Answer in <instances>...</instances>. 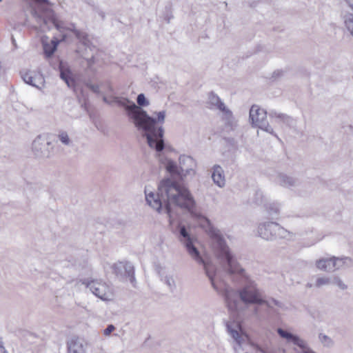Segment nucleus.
Wrapping results in <instances>:
<instances>
[{
  "instance_id": "1",
  "label": "nucleus",
  "mask_w": 353,
  "mask_h": 353,
  "mask_svg": "<svg viewBox=\"0 0 353 353\" xmlns=\"http://www.w3.org/2000/svg\"><path fill=\"white\" fill-rule=\"evenodd\" d=\"M220 264L229 275H239L243 279V285L238 290L228 288L225 290V302L230 312L241 319L245 316L250 305H265L272 307L271 302L263 297V291L256 281L246 273L234 254L228 258L225 255Z\"/></svg>"
},
{
  "instance_id": "2",
  "label": "nucleus",
  "mask_w": 353,
  "mask_h": 353,
  "mask_svg": "<svg viewBox=\"0 0 353 353\" xmlns=\"http://www.w3.org/2000/svg\"><path fill=\"white\" fill-rule=\"evenodd\" d=\"M144 192L147 204L159 214L165 213L170 224L177 216V208H190L192 204L188 199L189 190L170 179L161 181L156 192L146 187Z\"/></svg>"
},
{
  "instance_id": "3",
  "label": "nucleus",
  "mask_w": 353,
  "mask_h": 353,
  "mask_svg": "<svg viewBox=\"0 0 353 353\" xmlns=\"http://www.w3.org/2000/svg\"><path fill=\"white\" fill-rule=\"evenodd\" d=\"M112 99L115 103L126 110L134 126L144 132L149 146L157 152H161L164 149L162 125L165 122L166 111L154 112L153 114L156 117H153L127 98L112 96Z\"/></svg>"
},
{
  "instance_id": "4",
  "label": "nucleus",
  "mask_w": 353,
  "mask_h": 353,
  "mask_svg": "<svg viewBox=\"0 0 353 353\" xmlns=\"http://www.w3.org/2000/svg\"><path fill=\"white\" fill-rule=\"evenodd\" d=\"M192 201L190 208L182 207L181 209L187 210L191 214V216L198 222L199 225L205 230L212 239V243L214 250L215 255L219 263L224 260L225 255L228 257L233 254L229 247L226 245L219 230L212 227L210 220L205 216L196 212L195 208V201L190 192H188V199Z\"/></svg>"
},
{
  "instance_id": "5",
  "label": "nucleus",
  "mask_w": 353,
  "mask_h": 353,
  "mask_svg": "<svg viewBox=\"0 0 353 353\" xmlns=\"http://www.w3.org/2000/svg\"><path fill=\"white\" fill-rule=\"evenodd\" d=\"M179 240L185 248L187 252L190 257L199 264L203 265L205 274L211 281L212 285L216 289L214 283V266L209 262H206L201 256L196 244L198 240L196 237L190 232V229L187 228L184 225H179Z\"/></svg>"
},
{
  "instance_id": "6",
  "label": "nucleus",
  "mask_w": 353,
  "mask_h": 353,
  "mask_svg": "<svg viewBox=\"0 0 353 353\" xmlns=\"http://www.w3.org/2000/svg\"><path fill=\"white\" fill-rule=\"evenodd\" d=\"M40 4L39 6V10L42 12L39 14L37 10H34L33 12V17L39 25V29L42 32H46L50 29L49 23H52L58 30L61 31L63 28L62 22L59 21L50 8V2L48 0H37Z\"/></svg>"
},
{
  "instance_id": "7",
  "label": "nucleus",
  "mask_w": 353,
  "mask_h": 353,
  "mask_svg": "<svg viewBox=\"0 0 353 353\" xmlns=\"http://www.w3.org/2000/svg\"><path fill=\"white\" fill-rule=\"evenodd\" d=\"M83 284L91 293L103 301H110L114 299L113 288L102 280H84Z\"/></svg>"
},
{
  "instance_id": "8",
  "label": "nucleus",
  "mask_w": 353,
  "mask_h": 353,
  "mask_svg": "<svg viewBox=\"0 0 353 353\" xmlns=\"http://www.w3.org/2000/svg\"><path fill=\"white\" fill-rule=\"evenodd\" d=\"M250 119L252 125L259 129L277 137L274 129L269 124L267 120V112L257 105H253L250 110Z\"/></svg>"
},
{
  "instance_id": "9",
  "label": "nucleus",
  "mask_w": 353,
  "mask_h": 353,
  "mask_svg": "<svg viewBox=\"0 0 353 353\" xmlns=\"http://www.w3.org/2000/svg\"><path fill=\"white\" fill-rule=\"evenodd\" d=\"M53 150L52 142L46 136L39 135L32 142V150L37 159H46L51 157Z\"/></svg>"
},
{
  "instance_id": "10",
  "label": "nucleus",
  "mask_w": 353,
  "mask_h": 353,
  "mask_svg": "<svg viewBox=\"0 0 353 353\" xmlns=\"http://www.w3.org/2000/svg\"><path fill=\"white\" fill-rule=\"evenodd\" d=\"M70 30L74 33L76 38L79 41V42L85 48V52H81L80 48H78L77 51L82 57L85 58L87 60L88 65L89 67H90L94 62V55L92 54L90 58L86 57L87 51L88 50L93 51L95 47L92 45L89 39V36L85 32L79 30L75 28H72Z\"/></svg>"
},
{
  "instance_id": "11",
  "label": "nucleus",
  "mask_w": 353,
  "mask_h": 353,
  "mask_svg": "<svg viewBox=\"0 0 353 353\" xmlns=\"http://www.w3.org/2000/svg\"><path fill=\"white\" fill-rule=\"evenodd\" d=\"M276 332L280 337L286 340L288 343H292L299 347L301 350V353H316L308 346L306 341L298 335L294 334L281 327L278 328Z\"/></svg>"
},
{
  "instance_id": "12",
  "label": "nucleus",
  "mask_w": 353,
  "mask_h": 353,
  "mask_svg": "<svg viewBox=\"0 0 353 353\" xmlns=\"http://www.w3.org/2000/svg\"><path fill=\"white\" fill-rule=\"evenodd\" d=\"M226 328L230 336L233 339L236 345L233 347L235 353H240L245 336L241 331V325L234 321H228Z\"/></svg>"
},
{
  "instance_id": "13",
  "label": "nucleus",
  "mask_w": 353,
  "mask_h": 353,
  "mask_svg": "<svg viewBox=\"0 0 353 353\" xmlns=\"http://www.w3.org/2000/svg\"><path fill=\"white\" fill-rule=\"evenodd\" d=\"M113 272L121 279H129L131 283H135L134 266L129 262H117L112 265Z\"/></svg>"
},
{
  "instance_id": "14",
  "label": "nucleus",
  "mask_w": 353,
  "mask_h": 353,
  "mask_svg": "<svg viewBox=\"0 0 353 353\" xmlns=\"http://www.w3.org/2000/svg\"><path fill=\"white\" fill-rule=\"evenodd\" d=\"M21 76L24 82L39 90H42L44 87L45 79L42 74L36 70H23L21 72Z\"/></svg>"
},
{
  "instance_id": "15",
  "label": "nucleus",
  "mask_w": 353,
  "mask_h": 353,
  "mask_svg": "<svg viewBox=\"0 0 353 353\" xmlns=\"http://www.w3.org/2000/svg\"><path fill=\"white\" fill-rule=\"evenodd\" d=\"M277 224V223L272 221L260 223L257 230L259 236L267 241L275 240Z\"/></svg>"
},
{
  "instance_id": "16",
  "label": "nucleus",
  "mask_w": 353,
  "mask_h": 353,
  "mask_svg": "<svg viewBox=\"0 0 353 353\" xmlns=\"http://www.w3.org/2000/svg\"><path fill=\"white\" fill-rule=\"evenodd\" d=\"M155 271L160 276L161 281L168 286L169 290L173 292L176 289V283L173 276L168 272L165 267L161 265L155 266Z\"/></svg>"
},
{
  "instance_id": "17",
  "label": "nucleus",
  "mask_w": 353,
  "mask_h": 353,
  "mask_svg": "<svg viewBox=\"0 0 353 353\" xmlns=\"http://www.w3.org/2000/svg\"><path fill=\"white\" fill-rule=\"evenodd\" d=\"M276 183L279 185L291 189L299 185V181L291 175L285 173H279L276 176Z\"/></svg>"
},
{
  "instance_id": "18",
  "label": "nucleus",
  "mask_w": 353,
  "mask_h": 353,
  "mask_svg": "<svg viewBox=\"0 0 353 353\" xmlns=\"http://www.w3.org/2000/svg\"><path fill=\"white\" fill-rule=\"evenodd\" d=\"M194 162L192 157L185 155L179 157V168L185 176L194 174Z\"/></svg>"
},
{
  "instance_id": "19",
  "label": "nucleus",
  "mask_w": 353,
  "mask_h": 353,
  "mask_svg": "<svg viewBox=\"0 0 353 353\" xmlns=\"http://www.w3.org/2000/svg\"><path fill=\"white\" fill-rule=\"evenodd\" d=\"M269 117L270 119H274L275 122L280 123H283L290 127L294 125V119L284 113L279 112L275 110H271L269 112Z\"/></svg>"
},
{
  "instance_id": "20",
  "label": "nucleus",
  "mask_w": 353,
  "mask_h": 353,
  "mask_svg": "<svg viewBox=\"0 0 353 353\" xmlns=\"http://www.w3.org/2000/svg\"><path fill=\"white\" fill-rule=\"evenodd\" d=\"M344 30L353 39V13L343 10L340 14Z\"/></svg>"
},
{
  "instance_id": "21",
  "label": "nucleus",
  "mask_w": 353,
  "mask_h": 353,
  "mask_svg": "<svg viewBox=\"0 0 353 353\" xmlns=\"http://www.w3.org/2000/svg\"><path fill=\"white\" fill-rule=\"evenodd\" d=\"M212 179L214 183L219 188L225 185V175L223 168L219 165H214L212 168Z\"/></svg>"
},
{
  "instance_id": "22",
  "label": "nucleus",
  "mask_w": 353,
  "mask_h": 353,
  "mask_svg": "<svg viewBox=\"0 0 353 353\" xmlns=\"http://www.w3.org/2000/svg\"><path fill=\"white\" fill-rule=\"evenodd\" d=\"M68 353H85L83 341L78 338H72L68 342Z\"/></svg>"
},
{
  "instance_id": "23",
  "label": "nucleus",
  "mask_w": 353,
  "mask_h": 353,
  "mask_svg": "<svg viewBox=\"0 0 353 353\" xmlns=\"http://www.w3.org/2000/svg\"><path fill=\"white\" fill-rule=\"evenodd\" d=\"M316 267L318 270L328 272H334L332 258H322L316 261Z\"/></svg>"
},
{
  "instance_id": "24",
  "label": "nucleus",
  "mask_w": 353,
  "mask_h": 353,
  "mask_svg": "<svg viewBox=\"0 0 353 353\" xmlns=\"http://www.w3.org/2000/svg\"><path fill=\"white\" fill-rule=\"evenodd\" d=\"M165 168L166 170L172 176H177L181 179L185 177L183 174H182L181 171L180 170L179 166L176 165V163L170 160L167 159L164 163Z\"/></svg>"
},
{
  "instance_id": "25",
  "label": "nucleus",
  "mask_w": 353,
  "mask_h": 353,
  "mask_svg": "<svg viewBox=\"0 0 353 353\" xmlns=\"http://www.w3.org/2000/svg\"><path fill=\"white\" fill-rule=\"evenodd\" d=\"M332 262L334 268V271L343 268H348L352 265V261L349 257H335L332 256Z\"/></svg>"
},
{
  "instance_id": "26",
  "label": "nucleus",
  "mask_w": 353,
  "mask_h": 353,
  "mask_svg": "<svg viewBox=\"0 0 353 353\" xmlns=\"http://www.w3.org/2000/svg\"><path fill=\"white\" fill-rule=\"evenodd\" d=\"M42 44L43 52L46 57L52 56L54 51L57 50V46L59 44V41L57 39L51 40L50 43H48L46 39H42Z\"/></svg>"
},
{
  "instance_id": "27",
  "label": "nucleus",
  "mask_w": 353,
  "mask_h": 353,
  "mask_svg": "<svg viewBox=\"0 0 353 353\" xmlns=\"http://www.w3.org/2000/svg\"><path fill=\"white\" fill-rule=\"evenodd\" d=\"M208 103L212 109H217L219 110H224L225 103L214 93L212 92L208 97Z\"/></svg>"
},
{
  "instance_id": "28",
  "label": "nucleus",
  "mask_w": 353,
  "mask_h": 353,
  "mask_svg": "<svg viewBox=\"0 0 353 353\" xmlns=\"http://www.w3.org/2000/svg\"><path fill=\"white\" fill-rule=\"evenodd\" d=\"M276 232L275 233V239H285L287 240H293L295 238V234L292 232H290L279 223L277 224Z\"/></svg>"
},
{
  "instance_id": "29",
  "label": "nucleus",
  "mask_w": 353,
  "mask_h": 353,
  "mask_svg": "<svg viewBox=\"0 0 353 353\" xmlns=\"http://www.w3.org/2000/svg\"><path fill=\"white\" fill-rule=\"evenodd\" d=\"M265 208L268 215L275 218L280 213L281 204L277 202H268L265 204Z\"/></svg>"
},
{
  "instance_id": "30",
  "label": "nucleus",
  "mask_w": 353,
  "mask_h": 353,
  "mask_svg": "<svg viewBox=\"0 0 353 353\" xmlns=\"http://www.w3.org/2000/svg\"><path fill=\"white\" fill-rule=\"evenodd\" d=\"M58 141L65 147H72L73 141L66 131L61 130L57 135Z\"/></svg>"
},
{
  "instance_id": "31",
  "label": "nucleus",
  "mask_w": 353,
  "mask_h": 353,
  "mask_svg": "<svg viewBox=\"0 0 353 353\" xmlns=\"http://www.w3.org/2000/svg\"><path fill=\"white\" fill-rule=\"evenodd\" d=\"M60 77L65 82L69 88L74 87V81L71 77L70 72L68 70H64L61 66L60 67Z\"/></svg>"
},
{
  "instance_id": "32",
  "label": "nucleus",
  "mask_w": 353,
  "mask_h": 353,
  "mask_svg": "<svg viewBox=\"0 0 353 353\" xmlns=\"http://www.w3.org/2000/svg\"><path fill=\"white\" fill-rule=\"evenodd\" d=\"M331 284V276H319L316 278L315 283L311 284L308 283L307 287L312 288L313 286L316 288H321L324 285H327Z\"/></svg>"
},
{
  "instance_id": "33",
  "label": "nucleus",
  "mask_w": 353,
  "mask_h": 353,
  "mask_svg": "<svg viewBox=\"0 0 353 353\" xmlns=\"http://www.w3.org/2000/svg\"><path fill=\"white\" fill-rule=\"evenodd\" d=\"M250 345L257 352L261 353H274V352L269 348L267 344H264L263 345H260L259 344L250 342Z\"/></svg>"
},
{
  "instance_id": "34",
  "label": "nucleus",
  "mask_w": 353,
  "mask_h": 353,
  "mask_svg": "<svg viewBox=\"0 0 353 353\" xmlns=\"http://www.w3.org/2000/svg\"><path fill=\"white\" fill-rule=\"evenodd\" d=\"M319 339L324 347H332L334 345V341L327 335L320 334Z\"/></svg>"
},
{
  "instance_id": "35",
  "label": "nucleus",
  "mask_w": 353,
  "mask_h": 353,
  "mask_svg": "<svg viewBox=\"0 0 353 353\" xmlns=\"http://www.w3.org/2000/svg\"><path fill=\"white\" fill-rule=\"evenodd\" d=\"M221 112L223 113V119L225 123L228 125H232L234 120L232 112L226 106Z\"/></svg>"
},
{
  "instance_id": "36",
  "label": "nucleus",
  "mask_w": 353,
  "mask_h": 353,
  "mask_svg": "<svg viewBox=\"0 0 353 353\" xmlns=\"http://www.w3.org/2000/svg\"><path fill=\"white\" fill-rule=\"evenodd\" d=\"M331 284L337 285L341 290H346L347 285L337 276H331Z\"/></svg>"
},
{
  "instance_id": "37",
  "label": "nucleus",
  "mask_w": 353,
  "mask_h": 353,
  "mask_svg": "<svg viewBox=\"0 0 353 353\" xmlns=\"http://www.w3.org/2000/svg\"><path fill=\"white\" fill-rule=\"evenodd\" d=\"M137 101L139 106H147L149 105V101L143 94H139L137 96Z\"/></svg>"
},
{
  "instance_id": "38",
  "label": "nucleus",
  "mask_w": 353,
  "mask_h": 353,
  "mask_svg": "<svg viewBox=\"0 0 353 353\" xmlns=\"http://www.w3.org/2000/svg\"><path fill=\"white\" fill-rule=\"evenodd\" d=\"M263 193L261 190H256L255 192L254 202L257 204H261L263 201Z\"/></svg>"
},
{
  "instance_id": "39",
  "label": "nucleus",
  "mask_w": 353,
  "mask_h": 353,
  "mask_svg": "<svg viewBox=\"0 0 353 353\" xmlns=\"http://www.w3.org/2000/svg\"><path fill=\"white\" fill-rule=\"evenodd\" d=\"M86 86L89 89H90L93 92H94L96 94H99L100 93V89H99V86L98 85L92 84L90 82H88L86 83Z\"/></svg>"
},
{
  "instance_id": "40",
  "label": "nucleus",
  "mask_w": 353,
  "mask_h": 353,
  "mask_svg": "<svg viewBox=\"0 0 353 353\" xmlns=\"http://www.w3.org/2000/svg\"><path fill=\"white\" fill-rule=\"evenodd\" d=\"M115 329L116 327L114 325H108V327L105 330H103V334L104 336H108L113 331L115 330Z\"/></svg>"
},
{
  "instance_id": "41",
  "label": "nucleus",
  "mask_w": 353,
  "mask_h": 353,
  "mask_svg": "<svg viewBox=\"0 0 353 353\" xmlns=\"http://www.w3.org/2000/svg\"><path fill=\"white\" fill-rule=\"evenodd\" d=\"M272 302H274V305L276 306L279 308H281L282 310H286L287 309V307L285 306V305L283 303H281L279 301H278V300H276L274 299H272Z\"/></svg>"
},
{
  "instance_id": "42",
  "label": "nucleus",
  "mask_w": 353,
  "mask_h": 353,
  "mask_svg": "<svg viewBox=\"0 0 353 353\" xmlns=\"http://www.w3.org/2000/svg\"><path fill=\"white\" fill-rule=\"evenodd\" d=\"M103 101L107 103V104H109V105H112L113 103H114L113 101V99H112V97H108L106 96H103Z\"/></svg>"
},
{
  "instance_id": "43",
  "label": "nucleus",
  "mask_w": 353,
  "mask_h": 353,
  "mask_svg": "<svg viewBox=\"0 0 353 353\" xmlns=\"http://www.w3.org/2000/svg\"><path fill=\"white\" fill-rule=\"evenodd\" d=\"M0 353H6L4 347L0 344Z\"/></svg>"
},
{
  "instance_id": "44",
  "label": "nucleus",
  "mask_w": 353,
  "mask_h": 353,
  "mask_svg": "<svg viewBox=\"0 0 353 353\" xmlns=\"http://www.w3.org/2000/svg\"><path fill=\"white\" fill-rule=\"evenodd\" d=\"M348 7L353 11V3L348 1L347 2Z\"/></svg>"
},
{
  "instance_id": "45",
  "label": "nucleus",
  "mask_w": 353,
  "mask_h": 353,
  "mask_svg": "<svg viewBox=\"0 0 353 353\" xmlns=\"http://www.w3.org/2000/svg\"><path fill=\"white\" fill-rule=\"evenodd\" d=\"M108 90L110 92H113V88L112 87V85H108Z\"/></svg>"
},
{
  "instance_id": "46",
  "label": "nucleus",
  "mask_w": 353,
  "mask_h": 353,
  "mask_svg": "<svg viewBox=\"0 0 353 353\" xmlns=\"http://www.w3.org/2000/svg\"><path fill=\"white\" fill-rule=\"evenodd\" d=\"M269 301L271 302V304H272V307H269L270 309H272L274 305V302H272V299L268 300Z\"/></svg>"
},
{
  "instance_id": "47",
  "label": "nucleus",
  "mask_w": 353,
  "mask_h": 353,
  "mask_svg": "<svg viewBox=\"0 0 353 353\" xmlns=\"http://www.w3.org/2000/svg\"><path fill=\"white\" fill-rule=\"evenodd\" d=\"M254 314L256 315L258 314V307H255L254 310Z\"/></svg>"
},
{
  "instance_id": "48",
  "label": "nucleus",
  "mask_w": 353,
  "mask_h": 353,
  "mask_svg": "<svg viewBox=\"0 0 353 353\" xmlns=\"http://www.w3.org/2000/svg\"><path fill=\"white\" fill-rule=\"evenodd\" d=\"M279 72H274V74L275 75V74H279Z\"/></svg>"
},
{
  "instance_id": "49",
  "label": "nucleus",
  "mask_w": 353,
  "mask_h": 353,
  "mask_svg": "<svg viewBox=\"0 0 353 353\" xmlns=\"http://www.w3.org/2000/svg\"><path fill=\"white\" fill-rule=\"evenodd\" d=\"M2 0H0V2Z\"/></svg>"
}]
</instances>
